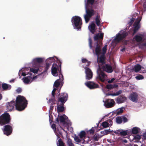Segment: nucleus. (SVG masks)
Returning a JSON list of instances; mask_svg holds the SVG:
<instances>
[{"instance_id": "nucleus-33", "label": "nucleus", "mask_w": 146, "mask_h": 146, "mask_svg": "<svg viewBox=\"0 0 146 146\" xmlns=\"http://www.w3.org/2000/svg\"><path fill=\"white\" fill-rule=\"evenodd\" d=\"M138 128L137 127H135L133 128L132 130V133L133 134H136L139 132Z\"/></svg>"}, {"instance_id": "nucleus-60", "label": "nucleus", "mask_w": 146, "mask_h": 146, "mask_svg": "<svg viewBox=\"0 0 146 146\" xmlns=\"http://www.w3.org/2000/svg\"><path fill=\"white\" fill-rule=\"evenodd\" d=\"M37 78V76H34L33 77H32L31 76V80H35Z\"/></svg>"}, {"instance_id": "nucleus-49", "label": "nucleus", "mask_w": 146, "mask_h": 146, "mask_svg": "<svg viewBox=\"0 0 146 146\" xmlns=\"http://www.w3.org/2000/svg\"><path fill=\"white\" fill-rule=\"evenodd\" d=\"M74 139L75 141L77 142L80 143L81 142L80 139L77 136H75Z\"/></svg>"}, {"instance_id": "nucleus-45", "label": "nucleus", "mask_w": 146, "mask_h": 146, "mask_svg": "<svg viewBox=\"0 0 146 146\" xmlns=\"http://www.w3.org/2000/svg\"><path fill=\"white\" fill-rule=\"evenodd\" d=\"M141 138V136L139 135H137L134 136L133 139L137 141H139Z\"/></svg>"}, {"instance_id": "nucleus-51", "label": "nucleus", "mask_w": 146, "mask_h": 146, "mask_svg": "<svg viewBox=\"0 0 146 146\" xmlns=\"http://www.w3.org/2000/svg\"><path fill=\"white\" fill-rule=\"evenodd\" d=\"M56 124L54 123H53L51 125V127L54 131H55L56 130Z\"/></svg>"}, {"instance_id": "nucleus-7", "label": "nucleus", "mask_w": 146, "mask_h": 146, "mask_svg": "<svg viewBox=\"0 0 146 146\" xmlns=\"http://www.w3.org/2000/svg\"><path fill=\"white\" fill-rule=\"evenodd\" d=\"M127 35V33L125 32H123L122 34L118 33L116 35V37L114 38L115 40V42H119L125 38Z\"/></svg>"}, {"instance_id": "nucleus-5", "label": "nucleus", "mask_w": 146, "mask_h": 146, "mask_svg": "<svg viewBox=\"0 0 146 146\" xmlns=\"http://www.w3.org/2000/svg\"><path fill=\"white\" fill-rule=\"evenodd\" d=\"M86 14L84 15V18L86 23H88L90 18L94 15L95 14L94 11L92 9L86 7Z\"/></svg>"}, {"instance_id": "nucleus-31", "label": "nucleus", "mask_w": 146, "mask_h": 146, "mask_svg": "<svg viewBox=\"0 0 146 146\" xmlns=\"http://www.w3.org/2000/svg\"><path fill=\"white\" fill-rule=\"evenodd\" d=\"M68 118V117L66 116L65 115H63L60 116L59 118L60 121L61 123H64L65 122V120L66 118Z\"/></svg>"}, {"instance_id": "nucleus-18", "label": "nucleus", "mask_w": 146, "mask_h": 146, "mask_svg": "<svg viewBox=\"0 0 146 146\" xmlns=\"http://www.w3.org/2000/svg\"><path fill=\"white\" fill-rule=\"evenodd\" d=\"M98 56L97 62L99 66L100 64H103L105 63L106 57L105 55H102L100 57Z\"/></svg>"}, {"instance_id": "nucleus-41", "label": "nucleus", "mask_w": 146, "mask_h": 146, "mask_svg": "<svg viewBox=\"0 0 146 146\" xmlns=\"http://www.w3.org/2000/svg\"><path fill=\"white\" fill-rule=\"evenodd\" d=\"M135 78H136L137 80H139L143 79L144 77L142 75L139 74L135 76Z\"/></svg>"}, {"instance_id": "nucleus-10", "label": "nucleus", "mask_w": 146, "mask_h": 146, "mask_svg": "<svg viewBox=\"0 0 146 146\" xmlns=\"http://www.w3.org/2000/svg\"><path fill=\"white\" fill-rule=\"evenodd\" d=\"M13 128L11 125H7L4 126L3 131L4 134L8 136L11 134Z\"/></svg>"}, {"instance_id": "nucleus-9", "label": "nucleus", "mask_w": 146, "mask_h": 146, "mask_svg": "<svg viewBox=\"0 0 146 146\" xmlns=\"http://www.w3.org/2000/svg\"><path fill=\"white\" fill-rule=\"evenodd\" d=\"M54 61V59L52 58H49L46 59V65L44 66L43 72H47L51 63Z\"/></svg>"}, {"instance_id": "nucleus-55", "label": "nucleus", "mask_w": 146, "mask_h": 146, "mask_svg": "<svg viewBox=\"0 0 146 146\" xmlns=\"http://www.w3.org/2000/svg\"><path fill=\"white\" fill-rule=\"evenodd\" d=\"M22 89L20 88H18L16 90L17 92L18 93H21L22 92Z\"/></svg>"}, {"instance_id": "nucleus-28", "label": "nucleus", "mask_w": 146, "mask_h": 146, "mask_svg": "<svg viewBox=\"0 0 146 146\" xmlns=\"http://www.w3.org/2000/svg\"><path fill=\"white\" fill-rule=\"evenodd\" d=\"M134 27L133 34V35L135 34L138 31L140 27L139 24H136L135 23L134 24Z\"/></svg>"}, {"instance_id": "nucleus-23", "label": "nucleus", "mask_w": 146, "mask_h": 146, "mask_svg": "<svg viewBox=\"0 0 146 146\" xmlns=\"http://www.w3.org/2000/svg\"><path fill=\"white\" fill-rule=\"evenodd\" d=\"M103 67L104 69H106L107 72H108L111 73L113 71L111 66L109 65L106 64L105 66H104Z\"/></svg>"}, {"instance_id": "nucleus-64", "label": "nucleus", "mask_w": 146, "mask_h": 146, "mask_svg": "<svg viewBox=\"0 0 146 146\" xmlns=\"http://www.w3.org/2000/svg\"><path fill=\"white\" fill-rule=\"evenodd\" d=\"M143 6L145 10H146V4H144L143 5Z\"/></svg>"}, {"instance_id": "nucleus-46", "label": "nucleus", "mask_w": 146, "mask_h": 146, "mask_svg": "<svg viewBox=\"0 0 146 146\" xmlns=\"http://www.w3.org/2000/svg\"><path fill=\"white\" fill-rule=\"evenodd\" d=\"M122 121H123V123H125L127 122L128 119L125 116L123 115H122Z\"/></svg>"}, {"instance_id": "nucleus-42", "label": "nucleus", "mask_w": 146, "mask_h": 146, "mask_svg": "<svg viewBox=\"0 0 146 146\" xmlns=\"http://www.w3.org/2000/svg\"><path fill=\"white\" fill-rule=\"evenodd\" d=\"M107 45H105L102 48V54L103 55H105L106 54L107 50Z\"/></svg>"}, {"instance_id": "nucleus-59", "label": "nucleus", "mask_w": 146, "mask_h": 146, "mask_svg": "<svg viewBox=\"0 0 146 146\" xmlns=\"http://www.w3.org/2000/svg\"><path fill=\"white\" fill-rule=\"evenodd\" d=\"M115 79L114 78H112L110 80H109L108 81V82L109 83H111Z\"/></svg>"}, {"instance_id": "nucleus-34", "label": "nucleus", "mask_w": 146, "mask_h": 146, "mask_svg": "<svg viewBox=\"0 0 146 146\" xmlns=\"http://www.w3.org/2000/svg\"><path fill=\"white\" fill-rule=\"evenodd\" d=\"M94 2V0H87V3L86 4V7H88L89 4L91 5H93Z\"/></svg>"}, {"instance_id": "nucleus-25", "label": "nucleus", "mask_w": 146, "mask_h": 146, "mask_svg": "<svg viewBox=\"0 0 146 146\" xmlns=\"http://www.w3.org/2000/svg\"><path fill=\"white\" fill-rule=\"evenodd\" d=\"M56 90V89L54 88L52 92V98L50 99L49 100L48 102L49 103H50L51 102H53L55 100V91Z\"/></svg>"}, {"instance_id": "nucleus-63", "label": "nucleus", "mask_w": 146, "mask_h": 146, "mask_svg": "<svg viewBox=\"0 0 146 146\" xmlns=\"http://www.w3.org/2000/svg\"><path fill=\"white\" fill-rule=\"evenodd\" d=\"M22 75L24 76H26V73L24 72H23L22 73Z\"/></svg>"}, {"instance_id": "nucleus-62", "label": "nucleus", "mask_w": 146, "mask_h": 146, "mask_svg": "<svg viewBox=\"0 0 146 146\" xmlns=\"http://www.w3.org/2000/svg\"><path fill=\"white\" fill-rule=\"evenodd\" d=\"M143 137L144 139H146V133H145L143 134Z\"/></svg>"}, {"instance_id": "nucleus-52", "label": "nucleus", "mask_w": 146, "mask_h": 146, "mask_svg": "<svg viewBox=\"0 0 146 146\" xmlns=\"http://www.w3.org/2000/svg\"><path fill=\"white\" fill-rule=\"evenodd\" d=\"M141 17H138L136 21L135 22V23L136 24H139V22L141 21Z\"/></svg>"}, {"instance_id": "nucleus-1", "label": "nucleus", "mask_w": 146, "mask_h": 146, "mask_svg": "<svg viewBox=\"0 0 146 146\" xmlns=\"http://www.w3.org/2000/svg\"><path fill=\"white\" fill-rule=\"evenodd\" d=\"M27 104V101L23 96H18L16 98V102L11 101L6 104L7 109L8 111H11L15 106L16 109L18 111L23 110Z\"/></svg>"}, {"instance_id": "nucleus-39", "label": "nucleus", "mask_w": 146, "mask_h": 146, "mask_svg": "<svg viewBox=\"0 0 146 146\" xmlns=\"http://www.w3.org/2000/svg\"><path fill=\"white\" fill-rule=\"evenodd\" d=\"M67 144L68 146H74V145L72 142V140L68 139L67 141Z\"/></svg>"}, {"instance_id": "nucleus-56", "label": "nucleus", "mask_w": 146, "mask_h": 146, "mask_svg": "<svg viewBox=\"0 0 146 146\" xmlns=\"http://www.w3.org/2000/svg\"><path fill=\"white\" fill-rule=\"evenodd\" d=\"M88 61L85 58H82V62L84 63L88 62Z\"/></svg>"}, {"instance_id": "nucleus-47", "label": "nucleus", "mask_w": 146, "mask_h": 146, "mask_svg": "<svg viewBox=\"0 0 146 146\" xmlns=\"http://www.w3.org/2000/svg\"><path fill=\"white\" fill-rule=\"evenodd\" d=\"M135 18H134L133 17H132L131 19H130V21H129V24L130 26H131L132 25L134 21L135 20Z\"/></svg>"}, {"instance_id": "nucleus-35", "label": "nucleus", "mask_w": 146, "mask_h": 146, "mask_svg": "<svg viewBox=\"0 0 146 146\" xmlns=\"http://www.w3.org/2000/svg\"><path fill=\"white\" fill-rule=\"evenodd\" d=\"M116 122L118 124H121L122 123V116L117 117L116 118Z\"/></svg>"}, {"instance_id": "nucleus-4", "label": "nucleus", "mask_w": 146, "mask_h": 146, "mask_svg": "<svg viewBox=\"0 0 146 146\" xmlns=\"http://www.w3.org/2000/svg\"><path fill=\"white\" fill-rule=\"evenodd\" d=\"M10 121V115L8 113H4L0 116V125L8 124Z\"/></svg>"}, {"instance_id": "nucleus-54", "label": "nucleus", "mask_w": 146, "mask_h": 146, "mask_svg": "<svg viewBox=\"0 0 146 146\" xmlns=\"http://www.w3.org/2000/svg\"><path fill=\"white\" fill-rule=\"evenodd\" d=\"M94 140L95 141H97L98 140V137L97 135H94L93 137Z\"/></svg>"}, {"instance_id": "nucleus-26", "label": "nucleus", "mask_w": 146, "mask_h": 146, "mask_svg": "<svg viewBox=\"0 0 146 146\" xmlns=\"http://www.w3.org/2000/svg\"><path fill=\"white\" fill-rule=\"evenodd\" d=\"M118 86V85L116 84H114L113 85L107 84L106 86V88L108 90H111L114 88H117Z\"/></svg>"}, {"instance_id": "nucleus-13", "label": "nucleus", "mask_w": 146, "mask_h": 146, "mask_svg": "<svg viewBox=\"0 0 146 146\" xmlns=\"http://www.w3.org/2000/svg\"><path fill=\"white\" fill-rule=\"evenodd\" d=\"M85 84L86 86L91 89L98 88L99 86L97 84L92 81L86 82L85 83Z\"/></svg>"}, {"instance_id": "nucleus-48", "label": "nucleus", "mask_w": 146, "mask_h": 146, "mask_svg": "<svg viewBox=\"0 0 146 146\" xmlns=\"http://www.w3.org/2000/svg\"><path fill=\"white\" fill-rule=\"evenodd\" d=\"M107 123H108L109 125L111 126L112 125L113 122L112 120L110 119H108L106 121Z\"/></svg>"}, {"instance_id": "nucleus-6", "label": "nucleus", "mask_w": 146, "mask_h": 146, "mask_svg": "<svg viewBox=\"0 0 146 146\" xmlns=\"http://www.w3.org/2000/svg\"><path fill=\"white\" fill-rule=\"evenodd\" d=\"M68 99V94L65 93L59 94L58 97L57 105L59 103L64 104Z\"/></svg>"}, {"instance_id": "nucleus-53", "label": "nucleus", "mask_w": 146, "mask_h": 146, "mask_svg": "<svg viewBox=\"0 0 146 146\" xmlns=\"http://www.w3.org/2000/svg\"><path fill=\"white\" fill-rule=\"evenodd\" d=\"M123 110L122 109L120 108L119 110L118 111L117 113V115H119L120 113H123Z\"/></svg>"}, {"instance_id": "nucleus-40", "label": "nucleus", "mask_w": 146, "mask_h": 146, "mask_svg": "<svg viewBox=\"0 0 146 146\" xmlns=\"http://www.w3.org/2000/svg\"><path fill=\"white\" fill-rule=\"evenodd\" d=\"M102 125L104 128H106L109 127V125L106 121L102 122Z\"/></svg>"}, {"instance_id": "nucleus-20", "label": "nucleus", "mask_w": 146, "mask_h": 146, "mask_svg": "<svg viewBox=\"0 0 146 146\" xmlns=\"http://www.w3.org/2000/svg\"><path fill=\"white\" fill-rule=\"evenodd\" d=\"M64 104L59 103L58 104L57 107V110L58 112H62L65 109L64 107Z\"/></svg>"}, {"instance_id": "nucleus-2", "label": "nucleus", "mask_w": 146, "mask_h": 146, "mask_svg": "<svg viewBox=\"0 0 146 146\" xmlns=\"http://www.w3.org/2000/svg\"><path fill=\"white\" fill-rule=\"evenodd\" d=\"M57 60V63L58 64L54 63L51 68V73L53 76H57L59 74V77H62V80H64L63 76L61 72V64L60 60L57 57H55Z\"/></svg>"}, {"instance_id": "nucleus-38", "label": "nucleus", "mask_w": 146, "mask_h": 146, "mask_svg": "<svg viewBox=\"0 0 146 146\" xmlns=\"http://www.w3.org/2000/svg\"><path fill=\"white\" fill-rule=\"evenodd\" d=\"M122 131L120 132V134L121 135L125 136L127 134V130H121Z\"/></svg>"}, {"instance_id": "nucleus-61", "label": "nucleus", "mask_w": 146, "mask_h": 146, "mask_svg": "<svg viewBox=\"0 0 146 146\" xmlns=\"http://www.w3.org/2000/svg\"><path fill=\"white\" fill-rule=\"evenodd\" d=\"M110 95L113 96H117L116 95V94L115 93H112V94H110Z\"/></svg>"}, {"instance_id": "nucleus-58", "label": "nucleus", "mask_w": 146, "mask_h": 146, "mask_svg": "<svg viewBox=\"0 0 146 146\" xmlns=\"http://www.w3.org/2000/svg\"><path fill=\"white\" fill-rule=\"evenodd\" d=\"M122 92V91L121 90H119L116 92L117 96H118L119 94H121Z\"/></svg>"}, {"instance_id": "nucleus-21", "label": "nucleus", "mask_w": 146, "mask_h": 146, "mask_svg": "<svg viewBox=\"0 0 146 146\" xmlns=\"http://www.w3.org/2000/svg\"><path fill=\"white\" fill-rule=\"evenodd\" d=\"M2 87L3 90H10L11 87V85L6 83H3L2 85Z\"/></svg>"}, {"instance_id": "nucleus-17", "label": "nucleus", "mask_w": 146, "mask_h": 146, "mask_svg": "<svg viewBox=\"0 0 146 146\" xmlns=\"http://www.w3.org/2000/svg\"><path fill=\"white\" fill-rule=\"evenodd\" d=\"M100 43H98V41L96 42V47L95 48V53L96 55L98 56H99L101 54V46L100 44Z\"/></svg>"}, {"instance_id": "nucleus-24", "label": "nucleus", "mask_w": 146, "mask_h": 146, "mask_svg": "<svg viewBox=\"0 0 146 146\" xmlns=\"http://www.w3.org/2000/svg\"><path fill=\"white\" fill-rule=\"evenodd\" d=\"M31 76H28L23 78L22 79L25 83L29 84L31 83L32 82L31 81Z\"/></svg>"}, {"instance_id": "nucleus-57", "label": "nucleus", "mask_w": 146, "mask_h": 146, "mask_svg": "<svg viewBox=\"0 0 146 146\" xmlns=\"http://www.w3.org/2000/svg\"><path fill=\"white\" fill-rule=\"evenodd\" d=\"M121 130L120 129H118L116 131H113L116 134H118L120 133V132L121 131Z\"/></svg>"}, {"instance_id": "nucleus-14", "label": "nucleus", "mask_w": 146, "mask_h": 146, "mask_svg": "<svg viewBox=\"0 0 146 146\" xmlns=\"http://www.w3.org/2000/svg\"><path fill=\"white\" fill-rule=\"evenodd\" d=\"M131 101L134 102H137L138 100V96L137 94L135 92H133L131 93L129 98Z\"/></svg>"}, {"instance_id": "nucleus-32", "label": "nucleus", "mask_w": 146, "mask_h": 146, "mask_svg": "<svg viewBox=\"0 0 146 146\" xmlns=\"http://www.w3.org/2000/svg\"><path fill=\"white\" fill-rule=\"evenodd\" d=\"M95 21L97 25L98 26H99L100 25V16L99 15H97L95 18Z\"/></svg>"}, {"instance_id": "nucleus-8", "label": "nucleus", "mask_w": 146, "mask_h": 146, "mask_svg": "<svg viewBox=\"0 0 146 146\" xmlns=\"http://www.w3.org/2000/svg\"><path fill=\"white\" fill-rule=\"evenodd\" d=\"M97 74V78L100 80L102 82H104L107 77L104 72L100 70H99V72L98 70Z\"/></svg>"}, {"instance_id": "nucleus-19", "label": "nucleus", "mask_w": 146, "mask_h": 146, "mask_svg": "<svg viewBox=\"0 0 146 146\" xmlns=\"http://www.w3.org/2000/svg\"><path fill=\"white\" fill-rule=\"evenodd\" d=\"M63 80H62V77H59V78L56 80L54 82V86L56 88H57L60 84L62 85L64 83Z\"/></svg>"}, {"instance_id": "nucleus-16", "label": "nucleus", "mask_w": 146, "mask_h": 146, "mask_svg": "<svg viewBox=\"0 0 146 146\" xmlns=\"http://www.w3.org/2000/svg\"><path fill=\"white\" fill-rule=\"evenodd\" d=\"M127 100V98L124 95H120L119 96L117 99H115L117 103L118 104L123 103L125 101Z\"/></svg>"}, {"instance_id": "nucleus-3", "label": "nucleus", "mask_w": 146, "mask_h": 146, "mask_svg": "<svg viewBox=\"0 0 146 146\" xmlns=\"http://www.w3.org/2000/svg\"><path fill=\"white\" fill-rule=\"evenodd\" d=\"M71 22L72 25L75 27H77V29L79 30L81 27L82 25V21L81 18L78 16H75L72 19Z\"/></svg>"}, {"instance_id": "nucleus-43", "label": "nucleus", "mask_w": 146, "mask_h": 146, "mask_svg": "<svg viewBox=\"0 0 146 146\" xmlns=\"http://www.w3.org/2000/svg\"><path fill=\"white\" fill-rule=\"evenodd\" d=\"M88 41L90 48V49H92L93 47L92 46V39L91 38H89Z\"/></svg>"}, {"instance_id": "nucleus-30", "label": "nucleus", "mask_w": 146, "mask_h": 146, "mask_svg": "<svg viewBox=\"0 0 146 146\" xmlns=\"http://www.w3.org/2000/svg\"><path fill=\"white\" fill-rule=\"evenodd\" d=\"M59 139L58 141V142L57 143V146H65L64 143L62 141V139L59 137Z\"/></svg>"}, {"instance_id": "nucleus-27", "label": "nucleus", "mask_w": 146, "mask_h": 146, "mask_svg": "<svg viewBox=\"0 0 146 146\" xmlns=\"http://www.w3.org/2000/svg\"><path fill=\"white\" fill-rule=\"evenodd\" d=\"M134 38L135 39L136 42H139L141 41L143 39L142 37L138 35L135 36L134 37Z\"/></svg>"}, {"instance_id": "nucleus-36", "label": "nucleus", "mask_w": 146, "mask_h": 146, "mask_svg": "<svg viewBox=\"0 0 146 146\" xmlns=\"http://www.w3.org/2000/svg\"><path fill=\"white\" fill-rule=\"evenodd\" d=\"M86 133L84 131H81L79 135L81 139H82L86 135Z\"/></svg>"}, {"instance_id": "nucleus-44", "label": "nucleus", "mask_w": 146, "mask_h": 146, "mask_svg": "<svg viewBox=\"0 0 146 146\" xmlns=\"http://www.w3.org/2000/svg\"><path fill=\"white\" fill-rule=\"evenodd\" d=\"M38 69H35L33 68H30V71L34 73H37L38 71Z\"/></svg>"}, {"instance_id": "nucleus-11", "label": "nucleus", "mask_w": 146, "mask_h": 146, "mask_svg": "<svg viewBox=\"0 0 146 146\" xmlns=\"http://www.w3.org/2000/svg\"><path fill=\"white\" fill-rule=\"evenodd\" d=\"M86 79L87 80H90L92 79L93 77V73L91 69L87 67H85Z\"/></svg>"}, {"instance_id": "nucleus-12", "label": "nucleus", "mask_w": 146, "mask_h": 146, "mask_svg": "<svg viewBox=\"0 0 146 146\" xmlns=\"http://www.w3.org/2000/svg\"><path fill=\"white\" fill-rule=\"evenodd\" d=\"M104 105L107 108H109L113 107L115 104L114 100L112 99H108L104 102Z\"/></svg>"}, {"instance_id": "nucleus-22", "label": "nucleus", "mask_w": 146, "mask_h": 146, "mask_svg": "<svg viewBox=\"0 0 146 146\" xmlns=\"http://www.w3.org/2000/svg\"><path fill=\"white\" fill-rule=\"evenodd\" d=\"M96 26L95 24L94 23H92L91 24L90 27H89V29L91 32L92 33L94 34L96 30L95 28Z\"/></svg>"}, {"instance_id": "nucleus-29", "label": "nucleus", "mask_w": 146, "mask_h": 146, "mask_svg": "<svg viewBox=\"0 0 146 146\" xmlns=\"http://www.w3.org/2000/svg\"><path fill=\"white\" fill-rule=\"evenodd\" d=\"M141 69V66L139 64L135 65L134 67V70L135 72L139 71Z\"/></svg>"}, {"instance_id": "nucleus-50", "label": "nucleus", "mask_w": 146, "mask_h": 146, "mask_svg": "<svg viewBox=\"0 0 146 146\" xmlns=\"http://www.w3.org/2000/svg\"><path fill=\"white\" fill-rule=\"evenodd\" d=\"M111 131H110L109 130H105L104 131H103L104 133L103 134L104 135H106L109 133Z\"/></svg>"}, {"instance_id": "nucleus-37", "label": "nucleus", "mask_w": 146, "mask_h": 146, "mask_svg": "<svg viewBox=\"0 0 146 146\" xmlns=\"http://www.w3.org/2000/svg\"><path fill=\"white\" fill-rule=\"evenodd\" d=\"M34 61L35 62H37L39 63L42 62L43 61L42 59L40 58H36L34 59Z\"/></svg>"}, {"instance_id": "nucleus-15", "label": "nucleus", "mask_w": 146, "mask_h": 146, "mask_svg": "<svg viewBox=\"0 0 146 146\" xmlns=\"http://www.w3.org/2000/svg\"><path fill=\"white\" fill-rule=\"evenodd\" d=\"M104 33H101L100 34L98 33L94 37V40L96 42L98 41V43H100L101 41L99 39H101L102 40L103 38Z\"/></svg>"}]
</instances>
